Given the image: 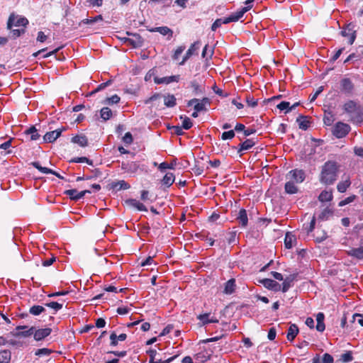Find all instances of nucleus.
Returning a JSON list of instances; mask_svg holds the SVG:
<instances>
[{
  "mask_svg": "<svg viewBox=\"0 0 363 363\" xmlns=\"http://www.w3.org/2000/svg\"><path fill=\"white\" fill-rule=\"evenodd\" d=\"M180 118L183 121L182 128L185 130H189L192 127L193 123L189 117L186 116H181Z\"/></svg>",
  "mask_w": 363,
  "mask_h": 363,
  "instance_id": "obj_42",
  "label": "nucleus"
},
{
  "mask_svg": "<svg viewBox=\"0 0 363 363\" xmlns=\"http://www.w3.org/2000/svg\"><path fill=\"white\" fill-rule=\"evenodd\" d=\"M72 143L84 147L88 145V139L84 135H77L72 138Z\"/></svg>",
  "mask_w": 363,
  "mask_h": 363,
  "instance_id": "obj_21",
  "label": "nucleus"
},
{
  "mask_svg": "<svg viewBox=\"0 0 363 363\" xmlns=\"http://www.w3.org/2000/svg\"><path fill=\"white\" fill-rule=\"evenodd\" d=\"M152 32H158L162 35H168V39L172 37L173 31L167 26L156 27L151 30Z\"/></svg>",
  "mask_w": 363,
  "mask_h": 363,
  "instance_id": "obj_27",
  "label": "nucleus"
},
{
  "mask_svg": "<svg viewBox=\"0 0 363 363\" xmlns=\"http://www.w3.org/2000/svg\"><path fill=\"white\" fill-rule=\"evenodd\" d=\"M180 79V76L179 75H173V76H170V77H155L154 78V82L155 84H169L172 82H178Z\"/></svg>",
  "mask_w": 363,
  "mask_h": 363,
  "instance_id": "obj_10",
  "label": "nucleus"
},
{
  "mask_svg": "<svg viewBox=\"0 0 363 363\" xmlns=\"http://www.w3.org/2000/svg\"><path fill=\"white\" fill-rule=\"evenodd\" d=\"M321 361L322 363H333L334 359L331 354L325 353L322 357Z\"/></svg>",
  "mask_w": 363,
  "mask_h": 363,
  "instance_id": "obj_55",
  "label": "nucleus"
},
{
  "mask_svg": "<svg viewBox=\"0 0 363 363\" xmlns=\"http://www.w3.org/2000/svg\"><path fill=\"white\" fill-rule=\"evenodd\" d=\"M235 289V280L230 279L225 284L224 293L226 294H231Z\"/></svg>",
  "mask_w": 363,
  "mask_h": 363,
  "instance_id": "obj_31",
  "label": "nucleus"
},
{
  "mask_svg": "<svg viewBox=\"0 0 363 363\" xmlns=\"http://www.w3.org/2000/svg\"><path fill=\"white\" fill-rule=\"evenodd\" d=\"M34 330H35V328L31 327L30 329H28L26 331L18 332V333H16V335L17 336H23V337H28V336L31 335L32 334H33Z\"/></svg>",
  "mask_w": 363,
  "mask_h": 363,
  "instance_id": "obj_59",
  "label": "nucleus"
},
{
  "mask_svg": "<svg viewBox=\"0 0 363 363\" xmlns=\"http://www.w3.org/2000/svg\"><path fill=\"white\" fill-rule=\"evenodd\" d=\"M235 137V132L233 130L223 132L221 135V138L223 140L232 139Z\"/></svg>",
  "mask_w": 363,
  "mask_h": 363,
  "instance_id": "obj_51",
  "label": "nucleus"
},
{
  "mask_svg": "<svg viewBox=\"0 0 363 363\" xmlns=\"http://www.w3.org/2000/svg\"><path fill=\"white\" fill-rule=\"evenodd\" d=\"M356 199V196L355 195H352V196H348L347 197L346 199H345L344 200L340 201L338 206H340V207H342L348 203H352V201H354V199Z\"/></svg>",
  "mask_w": 363,
  "mask_h": 363,
  "instance_id": "obj_50",
  "label": "nucleus"
},
{
  "mask_svg": "<svg viewBox=\"0 0 363 363\" xmlns=\"http://www.w3.org/2000/svg\"><path fill=\"white\" fill-rule=\"evenodd\" d=\"M357 321V323L363 326V315L359 313H355L352 316V322Z\"/></svg>",
  "mask_w": 363,
  "mask_h": 363,
  "instance_id": "obj_60",
  "label": "nucleus"
},
{
  "mask_svg": "<svg viewBox=\"0 0 363 363\" xmlns=\"http://www.w3.org/2000/svg\"><path fill=\"white\" fill-rule=\"evenodd\" d=\"M298 333V328L296 324H291L288 329L286 338L289 341L291 342L294 340Z\"/></svg>",
  "mask_w": 363,
  "mask_h": 363,
  "instance_id": "obj_24",
  "label": "nucleus"
},
{
  "mask_svg": "<svg viewBox=\"0 0 363 363\" xmlns=\"http://www.w3.org/2000/svg\"><path fill=\"white\" fill-rule=\"evenodd\" d=\"M25 29L23 28H17V29H12L11 30V37L13 38H16L17 37H19L21 34L24 33Z\"/></svg>",
  "mask_w": 363,
  "mask_h": 363,
  "instance_id": "obj_54",
  "label": "nucleus"
},
{
  "mask_svg": "<svg viewBox=\"0 0 363 363\" xmlns=\"http://www.w3.org/2000/svg\"><path fill=\"white\" fill-rule=\"evenodd\" d=\"M289 175L293 179L292 182L301 183L305 179V173L303 170L294 169L289 172Z\"/></svg>",
  "mask_w": 363,
  "mask_h": 363,
  "instance_id": "obj_16",
  "label": "nucleus"
},
{
  "mask_svg": "<svg viewBox=\"0 0 363 363\" xmlns=\"http://www.w3.org/2000/svg\"><path fill=\"white\" fill-rule=\"evenodd\" d=\"M333 197L332 191L324 190L320 194L318 199L321 202L330 201Z\"/></svg>",
  "mask_w": 363,
  "mask_h": 363,
  "instance_id": "obj_35",
  "label": "nucleus"
},
{
  "mask_svg": "<svg viewBox=\"0 0 363 363\" xmlns=\"http://www.w3.org/2000/svg\"><path fill=\"white\" fill-rule=\"evenodd\" d=\"M133 136L130 133L128 132L123 137V142L126 145H130L133 143Z\"/></svg>",
  "mask_w": 363,
  "mask_h": 363,
  "instance_id": "obj_58",
  "label": "nucleus"
},
{
  "mask_svg": "<svg viewBox=\"0 0 363 363\" xmlns=\"http://www.w3.org/2000/svg\"><path fill=\"white\" fill-rule=\"evenodd\" d=\"M347 254L358 259H363V247L352 248L347 252Z\"/></svg>",
  "mask_w": 363,
  "mask_h": 363,
  "instance_id": "obj_29",
  "label": "nucleus"
},
{
  "mask_svg": "<svg viewBox=\"0 0 363 363\" xmlns=\"http://www.w3.org/2000/svg\"><path fill=\"white\" fill-rule=\"evenodd\" d=\"M291 280L289 279H286L284 281L283 284H282V291L284 293V292H286L291 287Z\"/></svg>",
  "mask_w": 363,
  "mask_h": 363,
  "instance_id": "obj_64",
  "label": "nucleus"
},
{
  "mask_svg": "<svg viewBox=\"0 0 363 363\" xmlns=\"http://www.w3.org/2000/svg\"><path fill=\"white\" fill-rule=\"evenodd\" d=\"M140 169V165L137 162H123L121 163V169L128 174H135Z\"/></svg>",
  "mask_w": 363,
  "mask_h": 363,
  "instance_id": "obj_8",
  "label": "nucleus"
},
{
  "mask_svg": "<svg viewBox=\"0 0 363 363\" xmlns=\"http://www.w3.org/2000/svg\"><path fill=\"white\" fill-rule=\"evenodd\" d=\"M333 211L329 208H324L322 212L319 214L318 218L322 220H328L330 216H333Z\"/></svg>",
  "mask_w": 363,
  "mask_h": 363,
  "instance_id": "obj_40",
  "label": "nucleus"
},
{
  "mask_svg": "<svg viewBox=\"0 0 363 363\" xmlns=\"http://www.w3.org/2000/svg\"><path fill=\"white\" fill-rule=\"evenodd\" d=\"M236 220H238L239 225L242 227L245 228L247 225L248 223V218L247 211L245 209L242 208L239 211L238 215L236 218Z\"/></svg>",
  "mask_w": 363,
  "mask_h": 363,
  "instance_id": "obj_19",
  "label": "nucleus"
},
{
  "mask_svg": "<svg viewBox=\"0 0 363 363\" xmlns=\"http://www.w3.org/2000/svg\"><path fill=\"white\" fill-rule=\"evenodd\" d=\"M191 87L193 89L195 94H202L204 92L203 89L195 80L191 82Z\"/></svg>",
  "mask_w": 363,
  "mask_h": 363,
  "instance_id": "obj_43",
  "label": "nucleus"
},
{
  "mask_svg": "<svg viewBox=\"0 0 363 363\" xmlns=\"http://www.w3.org/2000/svg\"><path fill=\"white\" fill-rule=\"evenodd\" d=\"M120 97L117 94H114L111 97L106 98L104 101V104L108 105L118 104L120 101Z\"/></svg>",
  "mask_w": 363,
  "mask_h": 363,
  "instance_id": "obj_44",
  "label": "nucleus"
},
{
  "mask_svg": "<svg viewBox=\"0 0 363 363\" xmlns=\"http://www.w3.org/2000/svg\"><path fill=\"white\" fill-rule=\"evenodd\" d=\"M45 311V308L42 306H33L30 308L29 312L33 315H38Z\"/></svg>",
  "mask_w": 363,
  "mask_h": 363,
  "instance_id": "obj_41",
  "label": "nucleus"
},
{
  "mask_svg": "<svg viewBox=\"0 0 363 363\" xmlns=\"http://www.w3.org/2000/svg\"><path fill=\"white\" fill-rule=\"evenodd\" d=\"M25 133L28 135H30L31 140H37L38 139L40 138V135L38 133L37 129L34 126H32L30 128L27 129L25 131Z\"/></svg>",
  "mask_w": 363,
  "mask_h": 363,
  "instance_id": "obj_38",
  "label": "nucleus"
},
{
  "mask_svg": "<svg viewBox=\"0 0 363 363\" xmlns=\"http://www.w3.org/2000/svg\"><path fill=\"white\" fill-rule=\"evenodd\" d=\"M340 91L347 95H352L354 91V84L349 78H343L340 82Z\"/></svg>",
  "mask_w": 363,
  "mask_h": 363,
  "instance_id": "obj_6",
  "label": "nucleus"
},
{
  "mask_svg": "<svg viewBox=\"0 0 363 363\" xmlns=\"http://www.w3.org/2000/svg\"><path fill=\"white\" fill-rule=\"evenodd\" d=\"M103 17L101 15L96 16L94 18H84L82 21V23L84 24H94V23L97 22L98 21H102Z\"/></svg>",
  "mask_w": 363,
  "mask_h": 363,
  "instance_id": "obj_49",
  "label": "nucleus"
},
{
  "mask_svg": "<svg viewBox=\"0 0 363 363\" xmlns=\"http://www.w3.org/2000/svg\"><path fill=\"white\" fill-rule=\"evenodd\" d=\"M245 13L243 9H241L236 12L232 13L228 17H226L223 19V22L225 24L229 23L230 22H236L239 21Z\"/></svg>",
  "mask_w": 363,
  "mask_h": 363,
  "instance_id": "obj_17",
  "label": "nucleus"
},
{
  "mask_svg": "<svg viewBox=\"0 0 363 363\" xmlns=\"http://www.w3.org/2000/svg\"><path fill=\"white\" fill-rule=\"evenodd\" d=\"M175 177L173 173L167 172L164 176L163 179L161 181L162 185L166 187H169L174 182Z\"/></svg>",
  "mask_w": 363,
  "mask_h": 363,
  "instance_id": "obj_26",
  "label": "nucleus"
},
{
  "mask_svg": "<svg viewBox=\"0 0 363 363\" xmlns=\"http://www.w3.org/2000/svg\"><path fill=\"white\" fill-rule=\"evenodd\" d=\"M246 102L247 105L250 107H255L257 105V100L255 99L253 97L250 96H247L246 97Z\"/></svg>",
  "mask_w": 363,
  "mask_h": 363,
  "instance_id": "obj_61",
  "label": "nucleus"
},
{
  "mask_svg": "<svg viewBox=\"0 0 363 363\" xmlns=\"http://www.w3.org/2000/svg\"><path fill=\"white\" fill-rule=\"evenodd\" d=\"M195 359L199 362H204L208 359V357L203 352L198 353L195 355Z\"/></svg>",
  "mask_w": 363,
  "mask_h": 363,
  "instance_id": "obj_56",
  "label": "nucleus"
},
{
  "mask_svg": "<svg viewBox=\"0 0 363 363\" xmlns=\"http://www.w3.org/2000/svg\"><path fill=\"white\" fill-rule=\"evenodd\" d=\"M52 351L48 348L38 349L35 352V354L38 357L49 356Z\"/></svg>",
  "mask_w": 363,
  "mask_h": 363,
  "instance_id": "obj_47",
  "label": "nucleus"
},
{
  "mask_svg": "<svg viewBox=\"0 0 363 363\" xmlns=\"http://www.w3.org/2000/svg\"><path fill=\"white\" fill-rule=\"evenodd\" d=\"M210 99L207 97L203 98L201 100L198 99H192L187 103L188 106L194 105V110L196 111H206V106L210 104Z\"/></svg>",
  "mask_w": 363,
  "mask_h": 363,
  "instance_id": "obj_5",
  "label": "nucleus"
},
{
  "mask_svg": "<svg viewBox=\"0 0 363 363\" xmlns=\"http://www.w3.org/2000/svg\"><path fill=\"white\" fill-rule=\"evenodd\" d=\"M125 203L128 206L136 208L137 210H138L140 211H147V209L145 207V206L143 205L142 203H140L137 199H129L125 200Z\"/></svg>",
  "mask_w": 363,
  "mask_h": 363,
  "instance_id": "obj_15",
  "label": "nucleus"
},
{
  "mask_svg": "<svg viewBox=\"0 0 363 363\" xmlns=\"http://www.w3.org/2000/svg\"><path fill=\"white\" fill-rule=\"evenodd\" d=\"M334 121V117L333 115L331 114H328V116H325L324 118H323V122H324V124L326 125H331L332 123H333Z\"/></svg>",
  "mask_w": 363,
  "mask_h": 363,
  "instance_id": "obj_62",
  "label": "nucleus"
},
{
  "mask_svg": "<svg viewBox=\"0 0 363 363\" xmlns=\"http://www.w3.org/2000/svg\"><path fill=\"white\" fill-rule=\"evenodd\" d=\"M351 182L349 178L344 181L340 182L337 185V191L340 193H344L347 191V188L350 186Z\"/></svg>",
  "mask_w": 363,
  "mask_h": 363,
  "instance_id": "obj_33",
  "label": "nucleus"
},
{
  "mask_svg": "<svg viewBox=\"0 0 363 363\" xmlns=\"http://www.w3.org/2000/svg\"><path fill=\"white\" fill-rule=\"evenodd\" d=\"M315 216H313L312 220H311V223L308 225H307L306 227H305L307 234H309L310 233H311L313 230V229L315 228Z\"/></svg>",
  "mask_w": 363,
  "mask_h": 363,
  "instance_id": "obj_57",
  "label": "nucleus"
},
{
  "mask_svg": "<svg viewBox=\"0 0 363 363\" xmlns=\"http://www.w3.org/2000/svg\"><path fill=\"white\" fill-rule=\"evenodd\" d=\"M72 162H86L89 165H93V161L86 157H74L71 160Z\"/></svg>",
  "mask_w": 363,
  "mask_h": 363,
  "instance_id": "obj_48",
  "label": "nucleus"
},
{
  "mask_svg": "<svg viewBox=\"0 0 363 363\" xmlns=\"http://www.w3.org/2000/svg\"><path fill=\"white\" fill-rule=\"evenodd\" d=\"M52 332L50 328H41L33 331V337L36 341H40L49 336Z\"/></svg>",
  "mask_w": 363,
  "mask_h": 363,
  "instance_id": "obj_11",
  "label": "nucleus"
},
{
  "mask_svg": "<svg viewBox=\"0 0 363 363\" xmlns=\"http://www.w3.org/2000/svg\"><path fill=\"white\" fill-rule=\"evenodd\" d=\"M164 104L168 108L174 107L177 104V99L173 94H167L163 96Z\"/></svg>",
  "mask_w": 363,
  "mask_h": 363,
  "instance_id": "obj_23",
  "label": "nucleus"
},
{
  "mask_svg": "<svg viewBox=\"0 0 363 363\" xmlns=\"http://www.w3.org/2000/svg\"><path fill=\"white\" fill-rule=\"evenodd\" d=\"M324 318L325 315L323 313L320 312L316 315V330L319 332H323L325 328Z\"/></svg>",
  "mask_w": 363,
  "mask_h": 363,
  "instance_id": "obj_28",
  "label": "nucleus"
},
{
  "mask_svg": "<svg viewBox=\"0 0 363 363\" xmlns=\"http://www.w3.org/2000/svg\"><path fill=\"white\" fill-rule=\"evenodd\" d=\"M197 318L201 321V325H205L211 323H218V320L216 317H210V313L200 314Z\"/></svg>",
  "mask_w": 363,
  "mask_h": 363,
  "instance_id": "obj_20",
  "label": "nucleus"
},
{
  "mask_svg": "<svg viewBox=\"0 0 363 363\" xmlns=\"http://www.w3.org/2000/svg\"><path fill=\"white\" fill-rule=\"evenodd\" d=\"M162 96V95L161 94H160V93H155L152 96H151L150 98L147 99L145 101V104H149L151 102H153L155 101H157V100L161 99Z\"/></svg>",
  "mask_w": 363,
  "mask_h": 363,
  "instance_id": "obj_52",
  "label": "nucleus"
},
{
  "mask_svg": "<svg viewBox=\"0 0 363 363\" xmlns=\"http://www.w3.org/2000/svg\"><path fill=\"white\" fill-rule=\"evenodd\" d=\"M277 107L281 111H285V113H289L292 110V108H290V103L287 101H281Z\"/></svg>",
  "mask_w": 363,
  "mask_h": 363,
  "instance_id": "obj_45",
  "label": "nucleus"
},
{
  "mask_svg": "<svg viewBox=\"0 0 363 363\" xmlns=\"http://www.w3.org/2000/svg\"><path fill=\"white\" fill-rule=\"evenodd\" d=\"M350 126L343 122H337L333 128V134L337 138H342L346 136L350 131Z\"/></svg>",
  "mask_w": 363,
  "mask_h": 363,
  "instance_id": "obj_4",
  "label": "nucleus"
},
{
  "mask_svg": "<svg viewBox=\"0 0 363 363\" xmlns=\"http://www.w3.org/2000/svg\"><path fill=\"white\" fill-rule=\"evenodd\" d=\"M112 115V111L108 107H104L100 111V116L104 121L109 120Z\"/></svg>",
  "mask_w": 363,
  "mask_h": 363,
  "instance_id": "obj_36",
  "label": "nucleus"
},
{
  "mask_svg": "<svg viewBox=\"0 0 363 363\" xmlns=\"http://www.w3.org/2000/svg\"><path fill=\"white\" fill-rule=\"evenodd\" d=\"M28 24V21L26 18L11 14L7 22V28L11 30L13 26H22L24 28Z\"/></svg>",
  "mask_w": 363,
  "mask_h": 363,
  "instance_id": "obj_3",
  "label": "nucleus"
},
{
  "mask_svg": "<svg viewBox=\"0 0 363 363\" xmlns=\"http://www.w3.org/2000/svg\"><path fill=\"white\" fill-rule=\"evenodd\" d=\"M31 165L33 166L35 168L38 169L40 172L43 174H52L61 179H64L62 176H61L57 172L53 171L52 169L42 167L38 162H31Z\"/></svg>",
  "mask_w": 363,
  "mask_h": 363,
  "instance_id": "obj_14",
  "label": "nucleus"
},
{
  "mask_svg": "<svg viewBox=\"0 0 363 363\" xmlns=\"http://www.w3.org/2000/svg\"><path fill=\"white\" fill-rule=\"evenodd\" d=\"M127 335L125 333H121V335H117L116 333L113 332L110 335L111 345L116 346L118 341H124Z\"/></svg>",
  "mask_w": 363,
  "mask_h": 363,
  "instance_id": "obj_25",
  "label": "nucleus"
},
{
  "mask_svg": "<svg viewBox=\"0 0 363 363\" xmlns=\"http://www.w3.org/2000/svg\"><path fill=\"white\" fill-rule=\"evenodd\" d=\"M260 282L264 285V287L269 289L274 290L275 291H279L281 289V286L276 281H274L270 279H264L260 281Z\"/></svg>",
  "mask_w": 363,
  "mask_h": 363,
  "instance_id": "obj_18",
  "label": "nucleus"
},
{
  "mask_svg": "<svg viewBox=\"0 0 363 363\" xmlns=\"http://www.w3.org/2000/svg\"><path fill=\"white\" fill-rule=\"evenodd\" d=\"M255 145V142L253 141L252 139H247L243 143L240 144V148L238 149V152H242V151L248 150L252 148Z\"/></svg>",
  "mask_w": 363,
  "mask_h": 363,
  "instance_id": "obj_30",
  "label": "nucleus"
},
{
  "mask_svg": "<svg viewBox=\"0 0 363 363\" xmlns=\"http://www.w3.org/2000/svg\"><path fill=\"white\" fill-rule=\"evenodd\" d=\"M66 128H58L52 131L48 132L43 137V140L47 143H53L62 134V133L65 130Z\"/></svg>",
  "mask_w": 363,
  "mask_h": 363,
  "instance_id": "obj_9",
  "label": "nucleus"
},
{
  "mask_svg": "<svg viewBox=\"0 0 363 363\" xmlns=\"http://www.w3.org/2000/svg\"><path fill=\"white\" fill-rule=\"evenodd\" d=\"M296 238L294 235H292L290 233H287L286 234L284 239V245L287 249H291L293 247Z\"/></svg>",
  "mask_w": 363,
  "mask_h": 363,
  "instance_id": "obj_34",
  "label": "nucleus"
},
{
  "mask_svg": "<svg viewBox=\"0 0 363 363\" xmlns=\"http://www.w3.org/2000/svg\"><path fill=\"white\" fill-rule=\"evenodd\" d=\"M339 166L334 161L326 162L322 167L320 182L325 185L333 184L337 179Z\"/></svg>",
  "mask_w": 363,
  "mask_h": 363,
  "instance_id": "obj_2",
  "label": "nucleus"
},
{
  "mask_svg": "<svg viewBox=\"0 0 363 363\" xmlns=\"http://www.w3.org/2000/svg\"><path fill=\"white\" fill-rule=\"evenodd\" d=\"M11 358V353L8 350L0 352V363H9Z\"/></svg>",
  "mask_w": 363,
  "mask_h": 363,
  "instance_id": "obj_32",
  "label": "nucleus"
},
{
  "mask_svg": "<svg viewBox=\"0 0 363 363\" xmlns=\"http://www.w3.org/2000/svg\"><path fill=\"white\" fill-rule=\"evenodd\" d=\"M342 110L353 123H363V108L359 103L349 100L342 105Z\"/></svg>",
  "mask_w": 363,
  "mask_h": 363,
  "instance_id": "obj_1",
  "label": "nucleus"
},
{
  "mask_svg": "<svg viewBox=\"0 0 363 363\" xmlns=\"http://www.w3.org/2000/svg\"><path fill=\"white\" fill-rule=\"evenodd\" d=\"M86 194H91V191L84 190L78 191L77 189H69L65 191V194L68 196L70 199L74 201H78L83 198Z\"/></svg>",
  "mask_w": 363,
  "mask_h": 363,
  "instance_id": "obj_7",
  "label": "nucleus"
},
{
  "mask_svg": "<svg viewBox=\"0 0 363 363\" xmlns=\"http://www.w3.org/2000/svg\"><path fill=\"white\" fill-rule=\"evenodd\" d=\"M353 357H352V352L351 351H347L345 353L342 354L340 356V360L342 362H350L352 361Z\"/></svg>",
  "mask_w": 363,
  "mask_h": 363,
  "instance_id": "obj_46",
  "label": "nucleus"
},
{
  "mask_svg": "<svg viewBox=\"0 0 363 363\" xmlns=\"http://www.w3.org/2000/svg\"><path fill=\"white\" fill-rule=\"evenodd\" d=\"M45 306L54 309L55 311H58L62 308V304L54 301L47 303H45Z\"/></svg>",
  "mask_w": 363,
  "mask_h": 363,
  "instance_id": "obj_53",
  "label": "nucleus"
},
{
  "mask_svg": "<svg viewBox=\"0 0 363 363\" xmlns=\"http://www.w3.org/2000/svg\"><path fill=\"white\" fill-rule=\"evenodd\" d=\"M351 24H349L346 28H343V30L341 31V35L348 38V43L352 45L356 38L355 31L353 30L352 28H350Z\"/></svg>",
  "mask_w": 363,
  "mask_h": 363,
  "instance_id": "obj_13",
  "label": "nucleus"
},
{
  "mask_svg": "<svg viewBox=\"0 0 363 363\" xmlns=\"http://www.w3.org/2000/svg\"><path fill=\"white\" fill-rule=\"evenodd\" d=\"M185 50V46H179L177 48V50L174 51V53L173 55V59L174 60H178L180 55L184 52Z\"/></svg>",
  "mask_w": 363,
  "mask_h": 363,
  "instance_id": "obj_63",
  "label": "nucleus"
},
{
  "mask_svg": "<svg viewBox=\"0 0 363 363\" xmlns=\"http://www.w3.org/2000/svg\"><path fill=\"white\" fill-rule=\"evenodd\" d=\"M111 189H113L114 190L120 191L122 189H123V190L128 189L130 187V186L128 183L125 182L124 180H120L118 182H112L111 184Z\"/></svg>",
  "mask_w": 363,
  "mask_h": 363,
  "instance_id": "obj_22",
  "label": "nucleus"
},
{
  "mask_svg": "<svg viewBox=\"0 0 363 363\" xmlns=\"http://www.w3.org/2000/svg\"><path fill=\"white\" fill-rule=\"evenodd\" d=\"M296 122L298 123L299 128L302 130H306L309 127L308 121L302 116L297 118Z\"/></svg>",
  "mask_w": 363,
  "mask_h": 363,
  "instance_id": "obj_39",
  "label": "nucleus"
},
{
  "mask_svg": "<svg viewBox=\"0 0 363 363\" xmlns=\"http://www.w3.org/2000/svg\"><path fill=\"white\" fill-rule=\"evenodd\" d=\"M285 191L287 194H294L297 193L298 188L294 184V182L289 181L285 184Z\"/></svg>",
  "mask_w": 363,
  "mask_h": 363,
  "instance_id": "obj_37",
  "label": "nucleus"
},
{
  "mask_svg": "<svg viewBox=\"0 0 363 363\" xmlns=\"http://www.w3.org/2000/svg\"><path fill=\"white\" fill-rule=\"evenodd\" d=\"M201 45V43L199 41H196L193 43L189 50L186 51L185 55L184 56L182 60L179 63V65H184V63L191 57V55L194 53L196 50H197Z\"/></svg>",
  "mask_w": 363,
  "mask_h": 363,
  "instance_id": "obj_12",
  "label": "nucleus"
}]
</instances>
